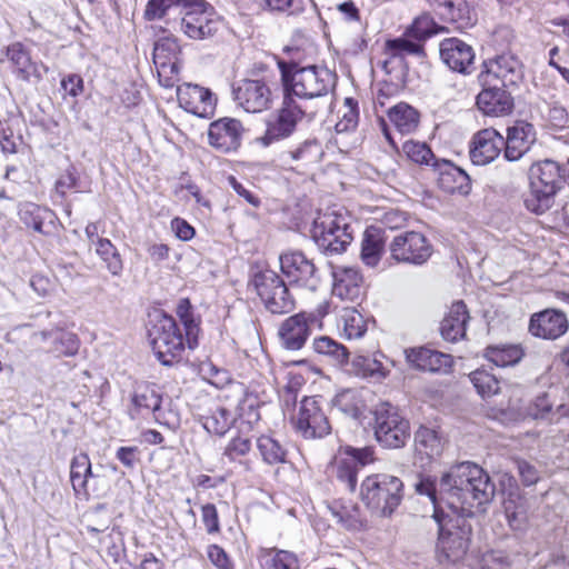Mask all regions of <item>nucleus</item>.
Listing matches in <instances>:
<instances>
[{
  "instance_id": "69168bd1",
  "label": "nucleus",
  "mask_w": 569,
  "mask_h": 569,
  "mask_svg": "<svg viewBox=\"0 0 569 569\" xmlns=\"http://www.w3.org/2000/svg\"><path fill=\"white\" fill-rule=\"evenodd\" d=\"M552 402L547 393H541L528 406V416L533 419H546L550 415Z\"/></svg>"
},
{
  "instance_id": "2eb2a0df",
  "label": "nucleus",
  "mask_w": 569,
  "mask_h": 569,
  "mask_svg": "<svg viewBox=\"0 0 569 569\" xmlns=\"http://www.w3.org/2000/svg\"><path fill=\"white\" fill-rule=\"evenodd\" d=\"M295 427L306 439L322 438L330 433L331 427L319 399L305 397L301 400Z\"/></svg>"
},
{
  "instance_id": "412c9836",
  "label": "nucleus",
  "mask_w": 569,
  "mask_h": 569,
  "mask_svg": "<svg viewBox=\"0 0 569 569\" xmlns=\"http://www.w3.org/2000/svg\"><path fill=\"white\" fill-rule=\"evenodd\" d=\"M180 107L200 118H208L213 114L217 99L213 93L198 84H183L177 90Z\"/></svg>"
},
{
  "instance_id": "09e8293b",
  "label": "nucleus",
  "mask_w": 569,
  "mask_h": 569,
  "mask_svg": "<svg viewBox=\"0 0 569 569\" xmlns=\"http://www.w3.org/2000/svg\"><path fill=\"white\" fill-rule=\"evenodd\" d=\"M416 449L429 458L437 457L442 451V442L438 432L427 427H420L415 435Z\"/></svg>"
},
{
  "instance_id": "4be33fe9",
  "label": "nucleus",
  "mask_w": 569,
  "mask_h": 569,
  "mask_svg": "<svg viewBox=\"0 0 569 569\" xmlns=\"http://www.w3.org/2000/svg\"><path fill=\"white\" fill-rule=\"evenodd\" d=\"M505 137L496 129L487 128L478 131L471 139L469 156L473 164L486 166L501 152Z\"/></svg>"
},
{
  "instance_id": "13d9d810",
  "label": "nucleus",
  "mask_w": 569,
  "mask_h": 569,
  "mask_svg": "<svg viewBox=\"0 0 569 569\" xmlns=\"http://www.w3.org/2000/svg\"><path fill=\"white\" fill-rule=\"evenodd\" d=\"M402 150L406 156L419 164H431L437 160L427 143L408 140L403 143Z\"/></svg>"
},
{
  "instance_id": "a19ab883",
  "label": "nucleus",
  "mask_w": 569,
  "mask_h": 569,
  "mask_svg": "<svg viewBox=\"0 0 569 569\" xmlns=\"http://www.w3.org/2000/svg\"><path fill=\"white\" fill-rule=\"evenodd\" d=\"M386 54L389 57L383 61L382 68L389 72L388 64L393 62L401 63L406 56H422L423 47L419 42H413L405 38H397L386 42Z\"/></svg>"
},
{
  "instance_id": "4d7b16f0",
  "label": "nucleus",
  "mask_w": 569,
  "mask_h": 569,
  "mask_svg": "<svg viewBox=\"0 0 569 569\" xmlns=\"http://www.w3.org/2000/svg\"><path fill=\"white\" fill-rule=\"evenodd\" d=\"M258 9L276 13L292 16L301 11V6L296 0H252Z\"/></svg>"
},
{
  "instance_id": "6e6d98bb",
  "label": "nucleus",
  "mask_w": 569,
  "mask_h": 569,
  "mask_svg": "<svg viewBox=\"0 0 569 569\" xmlns=\"http://www.w3.org/2000/svg\"><path fill=\"white\" fill-rule=\"evenodd\" d=\"M470 380L481 397L497 395L500 389L498 379L486 370H476L470 373Z\"/></svg>"
},
{
  "instance_id": "a18cd8bd",
  "label": "nucleus",
  "mask_w": 569,
  "mask_h": 569,
  "mask_svg": "<svg viewBox=\"0 0 569 569\" xmlns=\"http://www.w3.org/2000/svg\"><path fill=\"white\" fill-rule=\"evenodd\" d=\"M260 569H297V557L286 550L264 549L258 556Z\"/></svg>"
},
{
  "instance_id": "1a4fd4ad",
  "label": "nucleus",
  "mask_w": 569,
  "mask_h": 569,
  "mask_svg": "<svg viewBox=\"0 0 569 569\" xmlns=\"http://www.w3.org/2000/svg\"><path fill=\"white\" fill-rule=\"evenodd\" d=\"M252 284L266 309L273 315L289 313L296 301L283 279L273 270L266 269L254 274Z\"/></svg>"
},
{
  "instance_id": "7c9ffc66",
  "label": "nucleus",
  "mask_w": 569,
  "mask_h": 569,
  "mask_svg": "<svg viewBox=\"0 0 569 569\" xmlns=\"http://www.w3.org/2000/svg\"><path fill=\"white\" fill-rule=\"evenodd\" d=\"M161 397L149 385L138 386L132 396L128 413L131 419L144 418L154 415L160 409Z\"/></svg>"
},
{
  "instance_id": "7ed1b4c3",
  "label": "nucleus",
  "mask_w": 569,
  "mask_h": 569,
  "mask_svg": "<svg viewBox=\"0 0 569 569\" xmlns=\"http://www.w3.org/2000/svg\"><path fill=\"white\" fill-rule=\"evenodd\" d=\"M283 94L293 99H316L327 96L336 87V74L325 67H301L297 61L279 60Z\"/></svg>"
},
{
  "instance_id": "f257e3e1",
  "label": "nucleus",
  "mask_w": 569,
  "mask_h": 569,
  "mask_svg": "<svg viewBox=\"0 0 569 569\" xmlns=\"http://www.w3.org/2000/svg\"><path fill=\"white\" fill-rule=\"evenodd\" d=\"M435 483L438 502L449 512L472 517L475 509L489 502L495 485L482 468L472 462L452 466Z\"/></svg>"
},
{
  "instance_id": "72a5a7b5",
  "label": "nucleus",
  "mask_w": 569,
  "mask_h": 569,
  "mask_svg": "<svg viewBox=\"0 0 569 569\" xmlns=\"http://www.w3.org/2000/svg\"><path fill=\"white\" fill-rule=\"evenodd\" d=\"M386 239L385 231L379 227L370 226L365 230L360 258L366 266L371 268L378 266L385 252Z\"/></svg>"
},
{
  "instance_id": "423d86ee",
  "label": "nucleus",
  "mask_w": 569,
  "mask_h": 569,
  "mask_svg": "<svg viewBox=\"0 0 569 569\" xmlns=\"http://www.w3.org/2000/svg\"><path fill=\"white\" fill-rule=\"evenodd\" d=\"M149 339L157 359L164 366L179 362L188 346L187 336H183L177 321L164 313L157 316L152 321Z\"/></svg>"
},
{
  "instance_id": "aec40b11",
  "label": "nucleus",
  "mask_w": 569,
  "mask_h": 569,
  "mask_svg": "<svg viewBox=\"0 0 569 569\" xmlns=\"http://www.w3.org/2000/svg\"><path fill=\"white\" fill-rule=\"evenodd\" d=\"M236 102L247 112H262L271 104V90L262 80H243L233 89Z\"/></svg>"
},
{
  "instance_id": "bb28decb",
  "label": "nucleus",
  "mask_w": 569,
  "mask_h": 569,
  "mask_svg": "<svg viewBox=\"0 0 569 569\" xmlns=\"http://www.w3.org/2000/svg\"><path fill=\"white\" fill-rule=\"evenodd\" d=\"M438 173V186L447 193L467 196L471 191L469 174L449 160H436L432 163Z\"/></svg>"
},
{
  "instance_id": "c03bdc74",
  "label": "nucleus",
  "mask_w": 569,
  "mask_h": 569,
  "mask_svg": "<svg viewBox=\"0 0 569 569\" xmlns=\"http://www.w3.org/2000/svg\"><path fill=\"white\" fill-rule=\"evenodd\" d=\"M525 356L518 345L489 346L485 349V357L497 367L517 365Z\"/></svg>"
},
{
  "instance_id": "e2e57ef3",
  "label": "nucleus",
  "mask_w": 569,
  "mask_h": 569,
  "mask_svg": "<svg viewBox=\"0 0 569 569\" xmlns=\"http://www.w3.org/2000/svg\"><path fill=\"white\" fill-rule=\"evenodd\" d=\"M511 562L506 552L490 550L482 555L479 561V569H510Z\"/></svg>"
},
{
  "instance_id": "6ab92c4d",
  "label": "nucleus",
  "mask_w": 569,
  "mask_h": 569,
  "mask_svg": "<svg viewBox=\"0 0 569 569\" xmlns=\"http://www.w3.org/2000/svg\"><path fill=\"white\" fill-rule=\"evenodd\" d=\"M6 57L10 61L12 72L17 79L26 82H40L48 72V67L31 57L30 50L21 42H13L6 49Z\"/></svg>"
},
{
  "instance_id": "c9c22d12",
  "label": "nucleus",
  "mask_w": 569,
  "mask_h": 569,
  "mask_svg": "<svg viewBox=\"0 0 569 569\" xmlns=\"http://www.w3.org/2000/svg\"><path fill=\"white\" fill-rule=\"evenodd\" d=\"M332 517L348 530H358L363 526L359 507L349 500L337 499L328 503Z\"/></svg>"
},
{
  "instance_id": "774afa93",
  "label": "nucleus",
  "mask_w": 569,
  "mask_h": 569,
  "mask_svg": "<svg viewBox=\"0 0 569 569\" xmlns=\"http://www.w3.org/2000/svg\"><path fill=\"white\" fill-rule=\"evenodd\" d=\"M207 556L217 569H233V562L228 553L218 545H209Z\"/></svg>"
},
{
  "instance_id": "49530a36",
  "label": "nucleus",
  "mask_w": 569,
  "mask_h": 569,
  "mask_svg": "<svg viewBox=\"0 0 569 569\" xmlns=\"http://www.w3.org/2000/svg\"><path fill=\"white\" fill-rule=\"evenodd\" d=\"M287 154L292 161L311 164L321 160L323 150L321 143L316 138H308L288 150Z\"/></svg>"
},
{
  "instance_id": "39448f33",
  "label": "nucleus",
  "mask_w": 569,
  "mask_h": 569,
  "mask_svg": "<svg viewBox=\"0 0 569 569\" xmlns=\"http://www.w3.org/2000/svg\"><path fill=\"white\" fill-rule=\"evenodd\" d=\"M361 501L379 516H391L403 498V482L396 476L375 473L360 486Z\"/></svg>"
},
{
  "instance_id": "0e129e2a",
  "label": "nucleus",
  "mask_w": 569,
  "mask_h": 569,
  "mask_svg": "<svg viewBox=\"0 0 569 569\" xmlns=\"http://www.w3.org/2000/svg\"><path fill=\"white\" fill-rule=\"evenodd\" d=\"M345 104L347 107V111L343 113L340 121L336 124V129L338 132H345L352 130L358 124V104L352 98H347L345 100Z\"/></svg>"
},
{
  "instance_id": "79ce46f5",
  "label": "nucleus",
  "mask_w": 569,
  "mask_h": 569,
  "mask_svg": "<svg viewBox=\"0 0 569 569\" xmlns=\"http://www.w3.org/2000/svg\"><path fill=\"white\" fill-rule=\"evenodd\" d=\"M19 217L27 227L39 233H46L47 231L43 229L44 221L52 222L54 213L50 209L33 202H23L19 206Z\"/></svg>"
},
{
  "instance_id": "a878e982",
  "label": "nucleus",
  "mask_w": 569,
  "mask_h": 569,
  "mask_svg": "<svg viewBox=\"0 0 569 569\" xmlns=\"http://www.w3.org/2000/svg\"><path fill=\"white\" fill-rule=\"evenodd\" d=\"M536 141V129L533 124L526 121H518L508 127L505 138L503 157L508 161L520 160Z\"/></svg>"
},
{
  "instance_id": "680f3d73",
  "label": "nucleus",
  "mask_w": 569,
  "mask_h": 569,
  "mask_svg": "<svg viewBox=\"0 0 569 569\" xmlns=\"http://www.w3.org/2000/svg\"><path fill=\"white\" fill-rule=\"evenodd\" d=\"M251 451V441L249 438L233 437L226 446L223 456L231 461H239Z\"/></svg>"
},
{
  "instance_id": "603ef678",
  "label": "nucleus",
  "mask_w": 569,
  "mask_h": 569,
  "mask_svg": "<svg viewBox=\"0 0 569 569\" xmlns=\"http://www.w3.org/2000/svg\"><path fill=\"white\" fill-rule=\"evenodd\" d=\"M96 251L106 263L112 276H120L123 270V262L117 248L109 239H98Z\"/></svg>"
},
{
  "instance_id": "de8ad7c7",
  "label": "nucleus",
  "mask_w": 569,
  "mask_h": 569,
  "mask_svg": "<svg viewBox=\"0 0 569 569\" xmlns=\"http://www.w3.org/2000/svg\"><path fill=\"white\" fill-rule=\"evenodd\" d=\"M332 405L342 413L355 419L361 415L365 408L363 400L356 389H345L338 392L332 399Z\"/></svg>"
},
{
  "instance_id": "0eeeda50",
  "label": "nucleus",
  "mask_w": 569,
  "mask_h": 569,
  "mask_svg": "<svg viewBox=\"0 0 569 569\" xmlns=\"http://www.w3.org/2000/svg\"><path fill=\"white\" fill-rule=\"evenodd\" d=\"M312 237L323 253H341L353 239L350 218L338 211L326 212L315 221Z\"/></svg>"
},
{
  "instance_id": "dca6fc26",
  "label": "nucleus",
  "mask_w": 569,
  "mask_h": 569,
  "mask_svg": "<svg viewBox=\"0 0 569 569\" xmlns=\"http://www.w3.org/2000/svg\"><path fill=\"white\" fill-rule=\"evenodd\" d=\"M282 273L289 282L309 290H316L320 283L318 270L312 260L301 251H287L279 257Z\"/></svg>"
},
{
  "instance_id": "9d476101",
  "label": "nucleus",
  "mask_w": 569,
  "mask_h": 569,
  "mask_svg": "<svg viewBox=\"0 0 569 569\" xmlns=\"http://www.w3.org/2000/svg\"><path fill=\"white\" fill-rule=\"evenodd\" d=\"M481 86L500 84L517 88L523 80V67L519 58L510 52L501 53L482 63L478 76Z\"/></svg>"
},
{
  "instance_id": "5fc2aeb1",
  "label": "nucleus",
  "mask_w": 569,
  "mask_h": 569,
  "mask_svg": "<svg viewBox=\"0 0 569 569\" xmlns=\"http://www.w3.org/2000/svg\"><path fill=\"white\" fill-rule=\"evenodd\" d=\"M445 31L446 28L439 26L430 16L422 14L412 22L411 27L408 29V34L422 41Z\"/></svg>"
},
{
  "instance_id": "20e7f679",
  "label": "nucleus",
  "mask_w": 569,
  "mask_h": 569,
  "mask_svg": "<svg viewBox=\"0 0 569 569\" xmlns=\"http://www.w3.org/2000/svg\"><path fill=\"white\" fill-rule=\"evenodd\" d=\"M529 191L525 197V207L532 213L542 214L555 202L556 194L567 181L565 164L546 159L531 164L528 172Z\"/></svg>"
},
{
  "instance_id": "58836bf2",
  "label": "nucleus",
  "mask_w": 569,
  "mask_h": 569,
  "mask_svg": "<svg viewBox=\"0 0 569 569\" xmlns=\"http://www.w3.org/2000/svg\"><path fill=\"white\" fill-rule=\"evenodd\" d=\"M388 117L396 129L403 134L415 132L420 122L419 112L406 102H400L390 108Z\"/></svg>"
},
{
  "instance_id": "c85d7f7f",
  "label": "nucleus",
  "mask_w": 569,
  "mask_h": 569,
  "mask_svg": "<svg viewBox=\"0 0 569 569\" xmlns=\"http://www.w3.org/2000/svg\"><path fill=\"white\" fill-rule=\"evenodd\" d=\"M177 43L173 40L164 39L156 43L153 49V60L158 68L160 83L166 88L174 86L179 67L172 58L176 56Z\"/></svg>"
},
{
  "instance_id": "ddd939ff",
  "label": "nucleus",
  "mask_w": 569,
  "mask_h": 569,
  "mask_svg": "<svg viewBox=\"0 0 569 569\" xmlns=\"http://www.w3.org/2000/svg\"><path fill=\"white\" fill-rule=\"evenodd\" d=\"M186 12L181 18L180 29L190 39L211 38L219 29L213 8L203 0H188L183 3Z\"/></svg>"
},
{
  "instance_id": "864d4df0",
  "label": "nucleus",
  "mask_w": 569,
  "mask_h": 569,
  "mask_svg": "<svg viewBox=\"0 0 569 569\" xmlns=\"http://www.w3.org/2000/svg\"><path fill=\"white\" fill-rule=\"evenodd\" d=\"M503 509L509 526L513 530L522 529L526 523V508L519 497V495L509 493L503 501Z\"/></svg>"
},
{
  "instance_id": "8fccbe9b",
  "label": "nucleus",
  "mask_w": 569,
  "mask_h": 569,
  "mask_svg": "<svg viewBox=\"0 0 569 569\" xmlns=\"http://www.w3.org/2000/svg\"><path fill=\"white\" fill-rule=\"evenodd\" d=\"M339 326L342 327L343 333L348 339H357L363 336L367 330L362 315L355 308L343 309Z\"/></svg>"
},
{
  "instance_id": "ea45409f",
  "label": "nucleus",
  "mask_w": 569,
  "mask_h": 569,
  "mask_svg": "<svg viewBox=\"0 0 569 569\" xmlns=\"http://www.w3.org/2000/svg\"><path fill=\"white\" fill-rule=\"evenodd\" d=\"M312 349L317 355L326 358L335 366L348 363V349L342 343L328 336L316 337L312 341Z\"/></svg>"
},
{
  "instance_id": "c756f323",
  "label": "nucleus",
  "mask_w": 569,
  "mask_h": 569,
  "mask_svg": "<svg viewBox=\"0 0 569 569\" xmlns=\"http://www.w3.org/2000/svg\"><path fill=\"white\" fill-rule=\"evenodd\" d=\"M405 353L408 362L423 371L448 372L453 362L450 355L425 347L408 349Z\"/></svg>"
},
{
  "instance_id": "4c0bfd02",
  "label": "nucleus",
  "mask_w": 569,
  "mask_h": 569,
  "mask_svg": "<svg viewBox=\"0 0 569 569\" xmlns=\"http://www.w3.org/2000/svg\"><path fill=\"white\" fill-rule=\"evenodd\" d=\"M203 428L212 435L223 436L234 422L233 413L220 405H213L200 417Z\"/></svg>"
},
{
  "instance_id": "5701e85b",
  "label": "nucleus",
  "mask_w": 569,
  "mask_h": 569,
  "mask_svg": "<svg viewBox=\"0 0 569 569\" xmlns=\"http://www.w3.org/2000/svg\"><path fill=\"white\" fill-rule=\"evenodd\" d=\"M568 327V319L562 311L545 309L530 317L528 330L533 337L556 340L567 332Z\"/></svg>"
},
{
  "instance_id": "393cba45",
  "label": "nucleus",
  "mask_w": 569,
  "mask_h": 569,
  "mask_svg": "<svg viewBox=\"0 0 569 569\" xmlns=\"http://www.w3.org/2000/svg\"><path fill=\"white\" fill-rule=\"evenodd\" d=\"M332 296L341 301L356 302L362 295V276L359 269L331 266Z\"/></svg>"
},
{
  "instance_id": "6e6552de",
  "label": "nucleus",
  "mask_w": 569,
  "mask_h": 569,
  "mask_svg": "<svg viewBox=\"0 0 569 569\" xmlns=\"http://www.w3.org/2000/svg\"><path fill=\"white\" fill-rule=\"evenodd\" d=\"M315 116V111L307 112L291 96L283 94L281 107L271 113L266 122V132L258 139L263 147L284 140L293 134L298 123L305 116Z\"/></svg>"
},
{
  "instance_id": "b1692460",
  "label": "nucleus",
  "mask_w": 569,
  "mask_h": 569,
  "mask_svg": "<svg viewBox=\"0 0 569 569\" xmlns=\"http://www.w3.org/2000/svg\"><path fill=\"white\" fill-rule=\"evenodd\" d=\"M442 62L452 71L469 74L473 70L475 51L458 38H447L439 46Z\"/></svg>"
},
{
  "instance_id": "a211bd4d",
  "label": "nucleus",
  "mask_w": 569,
  "mask_h": 569,
  "mask_svg": "<svg viewBox=\"0 0 569 569\" xmlns=\"http://www.w3.org/2000/svg\"><path fill=\"white\" fill-rule=\"evenodd\" d=\"M246 129L242 122L234 118L223 117L210 123L208 142L221 153H231L242 144Z\"/></svg>"
},
{
  "instance_id": "f3484780",
  "label": "nucleus",
  "mask_w": 569,
  "mask_h": 569,
  "mask_svg": "<svg viewBox=\"0 0 569 569\" xmlns=\"http://www.w3.org/2000/svg\"><path fill=\"white\" fill-rule=\"evenodd\" d=\"M318 318L312 312H299L286 318L279 329L278 337L281 346L291 351L300 350L312 333Z\"/></svg>"
},
{
  "instance_id": "4468645a",
  "label": "nucleus",
  "mask_w": 569,
  "mask_h": 569,
  "mask_svg": "<svg viewBox=\"0 0 569 569\" xmlns=\"http://www.w3.org/2000/svg\"><path fill=\"white\" fill-rule=\"evenodd\" d=\"M373 461V450L370 447H346L335 458L332 475L348 491H355L357 475L360 468Z\"/></svg>"
},
{
  "instance_id": "cd10ccee",
  "label": "nucleus",
  "mask_w": 569,
  "mask_h": 569,
  "mask_svg": "<svg viewBox=\"0 0 569 569\" xmlns=\"http://www.w3.org/2000/svg\"><path fill=\"white\" fill-rule=\"evenodd\" d=\"M477 96L478 108L487 116L501 117L512 112L515 102L511 93L500 84L481 86Z\"/></svg>"
},
{
  "instance_id": "f704fd0d",
  "label": "nucleus",
  "mask_w": 569,
  "mask_h": 569,
  "mask_svg": "<svg viewBox=\"0 0 569 569\" xmlns=\"http://www.w3.org/2000/svg\"><path fill=\"white\" fill-rule=\"evenodd\" d=\"M36 336L40 337L42 341L51 340L49 352L53 353L56 357H71L79 350V339L72 332L61 329L51 331L42 330L36 333Z\"/></svg>"
},
{
  "instance_id": "f03ea898",
  "label": "nucleus",
  "mask_w": 569,
  "mask_h": 569,
  "mask_svg": "<svg viewBox=\"0 0 569 569\" xmlns=\"http://www.w3.org/2000/svg\"><path fill=\"white\" fill-rule=\"evenodd\" d=\"M416 491L429 498L433 507L432 518L438 525L437 557L440 562L462 560L469 548L471 527L469 516L449 512L437 500L435 483L422 478L416 483Z\"/></svg>"
},
{
  "instance_id": "e433bc0d",
  "label": "nucleus",
  "mask_w": 569,
  "mask_h": 569,
  "mask_svg": "<svg viewBox=\"0 0 569 569\" xmlns=\"http://www.w3.org/2000/svg\"><path fill=\"white\" fill-rule=\"evenodd\" d=\"M92 477L93 473L88 455L79 453L74 456L70 465V481L76 496L89 497L88 483Z\"/></svg>"
},
{
  "instance_id": "2f4dec72",
  "label": "nucleus",
  "mask_w": 569,
  "mask_h": 569,
  "mask_svg": "<svg viewBox=\"0 0 569 569\" xmlns=\"http://www.w3.org/2000/svg\"><path fill=\"white\" fill-rule=\"evenodd\" d=\"M440 19L451 23L457 30L471 28L477 22V13L466 0H450L437 11Z\"/></svg>"
},
{
  "instance_id": "37998d69",
  "label": "nucleus",
  "mask_w": 569,
  "mask_h": 569,
  "mask_svg": "<svg viewBox=\"0 0 569 569\" xmlns=\"http://www.w3.org/2000/svg\"><path fill=\"white\" fill-rule=\"evenodd\" d=\"M256 446L266 465L276 466L287 462V449L273 437L261 435L257 438Z\"/></svg>"
},
{
  "instance_id": "3c124183",
  "label": "nucleus",
  "mask_w": 569,
  "mask_h": 569,
  "mask_svg": "<svg viewBox=\"0 0 569 569\" xmlns=\"http://www.w3.org/2000/svg\"><path fill=\"white\" fill-rule=\"evenodd\" d=\"M177 315L180 318L187 336L189 349L198 346L199 325L193 319L191 305L188 299H181L177 306Z\"/></svg>"
},
{
  "instance_id": "bf43d9fd",
  "label": "nucleus",
  "mask_w": 569,
  "mask_h": 569,
  "mask_svg": "<svg viewBox=\"0 0 569 569\" xmlns=\"http://www.w3.org/2000/svg\"><path fill=\"white\" fill-rule=\"evenodd\" d=\"M188 0H149L143 17L148 21L162 19L174 6H183Z\"/></svg>"
},
{
  "instance_id": "9b49d317",
  "label": "nucleus",
  "mask_w": 569,
  "mask_h": 569,
  "mask_svg": "<svg viewBox=\"0 0 569 569\" xmlns=\"http://www.w3.org/2000/svg\"><path fill=\"white\" fill-rule=\"evenodd\" d=\"M390 259L396 263L422 266L432 256L433 248L425 234L405 231L393 237L388 246Z\"/></svg>"
},
{
  "instance_id": "f8f14e48",
  "label": "nucleus",
  "mask_w": 569,
  "mask_h": 569,
  "mask_svg": "<svg viewBox=\"0 0 569 569\" xmlns=\"http://www.w3.org/2000/svg\"><path fill=\"white\" fill-rule=\"evenodd\" d=\"M375 435L386 448H401L410 437L409 422L390 403L381 405L376 411Z\"/></svg>"
},
{
  "instance_id": "473e14b6",
  "label": "nucleus",
  "mask_w": 569,
  "mask_h": 569,
  "mask_svg": "<svg viewBox=\"0 0 569 569\" xmlns=\"http://www.w3.org/2000/svg\"><path fill=\"white\" fill-rule=\"evenodd\" d=\"M469 320L467 306L462 301L452 303L448 313L441 321L440 333L450 342L462 339L466 335V326Z\"/></svg>"
},
{
  "instance_id": "338daca9",
  "label": "nucleus",
  "mask_w": 569,
  "mask_h": 569,
  "mask_svg": "<svg viewBox=\"0 0 569 569\" xmlns=\"http://www.w3.org/2000/svg\"><path fill=\"white\" fill-rule=\"evenodd\" d=\"M355 365L362 368V373L370 377H386L388 371L377 358L358 357Z\"/></svg>"
},
{
  "instance_id": "052dcab7",
  "label": "nucleus",
  "mask_w": 569,
  "mask_h": 569,
  "mask_svg": "<svg viewBox=\"0 0 569 569\" xmlns=\"http://www.w3.org/2000/svg\"><path fill=\"white\" fill-rule=\"evenodd\" d=\"M260 403L256 396L246 395L238 403L239 417L248 425H254L260 420Z\"/></svg>"
}]
</instances>
